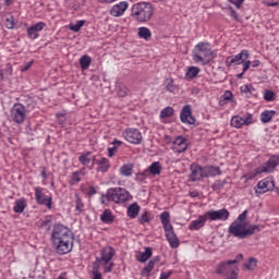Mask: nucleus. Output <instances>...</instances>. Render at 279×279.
<instances>
[{
    "instance_id": "6",
    "label": "nucleus",
    "mask_w": 279,
    "mask_h": 279,
    "mask_svg": "<svg viewBox=\"0 0 279 279\" xmlns=\"http://www.w3.org/2000/svg\"><path fill=\"white\" fill-rule=\"evenodd\" d=\"M279 166V156H271L264 165L255 168L253 171L245 174L246 180H254L260 173H274V169Z\"/></svg>"
},
{
    "instance_id": "8",
    "label": "nucleus",
    "mask_w": 279,
    "mask_h": 279,
    "mask_svg": "<svg viewBox=\"0 0 279 279\" xmlns=\"http://www.w3.org/2000/svg\"><path fill=\"white\" fill-rule=\"evenodd\" d=\"M63 239H73V232L64 225H54L50 236L51 243Z\"/></svg>"
},
{
    "instance_id": "12",
    "label": "nucleus",
    "mask_w": 279,
    "mask_h": 279,
    "mask_svg": "<svg viewBox=\"0 0 279 279\" xmlns=\"http://www.w3.org/2000/svg\"><path fill=\"white\" fill-rule=\"evenodd\" d=\"M205 217L209 221H228L230 219V211L226 208L219 210L211 209L205 213Z\"/></svg>"
},
{
    "instance_id": "14",
    "label": "nucleus",
    "mask_w": 279,
    "mask_h": 279,
    "mask_svg": "<svg viewBox=\"0 0 279 279\" xmlns=\"http://www.w3.org/2000/svg\"><path fill=\"white\" fill-rule=\"evenodd\" d=\"M252 113H246L243 117L233 116L230 121L231 128H235L236 130L241 129L243 125H252Z\"/></svg>"
},
{
    "instance_id": "5",
    "label": "nucleus",
    "mask_w": 279,
    "mask_h": 279,
    "mask_svg": "<svg viewBox=\"0 0 279 279\" xmlns=\"http://www.w3.org/2000/svg\"><path fill=\"white\" fill-rule=\"evenodd\" d=\"M132 199V195L130 192L123 187H111L107 191L106 195H102V204L106 202H113L114 204H125V202H130Z\"/></svg>"
},
{
    "instance_id": "43",
    "label": "nucleus",
    "mask_w": 279,
    "mask_h": 279,
    "mask_svg": "<svg viewBox=\"0 0 279 279\" xmlns=\"http://www.w3.org/2000/svg\"><path fill=\"white\" fill-rule=\"evenodd\" d=\"M169 117H173V108L172 107H166L160 112L161 119H169Z\"/></svg>"
},
{
    "instance_id": "35",
    "label": "nucleus",
    "mask_w": 279,
    "mask_h": 279,
    "mask_svg": "<svg viewBox=\"0 0 279 279\" xmlns=\"http://www.w3.org/2000/svg\"><path fill=\"white\" fill-rule=\"evenodd\" d=\"M274 117H276V111L265 110L264 112L260 113V121L262 123H269V121H271Z\"/></svg>"
},
{
    "instance_id": "36",
    "label": "nucleus",
    "mask_w": 279,
    "mask_h": 279,
    "mask_svg": "<svg viewBox=\"0 0 279 279\" xmlns=\"http://www.w3.org/2000/svg\"><path fill=\"white\" fill-rule=\"evenodd\" d=\"M133 171H134V165H132V163L123 165L120 168L121 175H124L125 178H130L132 175Z\"/></svg>"
},
{
    "instance_id": "22",
    "label": "nucleus",
    "mask_w": 279,
    "mask_h": 279,
    "mask_svg": "<svg viewBox=\"0 0 279 279\" xmlns=\"http://www.w3.org/2000/svg\"><path fill=\"white\" fill-rule=\"evenodd\" d=\"M169 213L163 211L160 214V221L162 223L165 234H168L170 232H173V225H171V220L169 219Z\"/></svg>"
},
{
    "instance_id": "64",
    "label": "nucleus",
    "mask_w": 279,
    "mask_h": 279,
    "mask_svg": "<svg viewBox=\"0 0 279 279\" xmlns=\"http://www.w3.org/2000/svg\"><path fill=\"white\" fill-rule=\"evenodd\" d=\"M14 3V0H4V5H12Z\"/></svg>"
},
{
    "instance_id": "18",
    "label": "nucleus",
    "mask_w": 279,
    "mask_h": 279,
    "mask_svg": "<svg viewBox=\"0 0 279 279\" xmlns=\"http://www.w3.org/2000/svg\"><path fill=\"white\" fill-rule=\"evenodd\" d=\"M274 186H275L274 181L264 179L257 183V185L255 187V193H256V195H263V194L267 193V191H271V189H274Z\"/></svg>"
},
{
    "instance_id": "28",
    "label": "nucleus",
    "mask_w": 279,
    "mask_h": 279,
    "mask_svg": "<svg viewBox=\"0 0 279 279\" xmlns=\"http://www.w3.org/2000/svg\"><path fill=\"white\" fill-rule=\"evenodd\" d=\"M27 208V199L20 198L14 202L13 211L16 214H21Z\"/></svg>"
},
{
    "instance_id": "15",
    "label": "nucleus",
    "mask_w": 279,
    "mask_h": 279,
    "mask_svg": "<svg viewBox=\"0 0 279 279\" xmlns=\"http://www.w3.org/2000/svg\"><path fill=\"white\" fill-rule=\"evenodd\" d=\"M247 58H250V51L242 50L238 54H233V56L228 57L226 59V66L230 68L234 64H236V65L243 64V62H245V60H247Z\"/></svg>"
},
{
    "instance_id": "40",
    "label": "nucleus",
    "mask_w": 279,
    "mask_h": 279,
    "mask_svg": "<svg viewBox=\"0 0 279 279\" xmlns=\"http://www.w3.org/2000/svg\"><path fill=\"white\" fill-rule=\"evenodd\" d=\"M187 80H195L197 75H199V68L197 66H190L186 72Z\"/></svg>"
},
{
    "instance_id": "56",
    "label": "nucleus",
    "mask_w": 279,
    "mask_h": 279,
    "mask_svg": "<svg viewBox=\"0 0 279 279\" xmlns=\"http://www.w3.org/2000/svg\"><path fill=\"white\" fill-rule=\"evenodd\" d=\"M32 64H34V61H29L28 63H25L24 65H21V71L25 73V71H29L32 69Z\"/></svg>"
},
{
    "instance_id": "42",
    "label": "nucleus",
    "mask_w": 279,
    "mask_h": 279,
    "mask_svg": "<svg viewBox=\"0 0 279 279\" xmlns=\"http://www.w3.org/2000/svg\"><path fill=\"white\" fill-rule=\"evenodd\" d=\"M149 221H151V216H150L149 211L146 210L138 218V223H141V226H143L145 223H149Z\"/></svg>"
},
{
    "instance_id": "33",
    "label": "nucleus",
    "mask_w": 279,
    "mask_h": 279,
    "mask_svg": "<svg viewBox=\"0 0 279 279\" xmlns=\"http://www.w3.org/2000/svg\"><path fill=\"white\" fill-rule=\"evenodd\" d=\"M258 266V259L255 257H250L246 263H244L243 267L246 271H255Z\"/></svg>"
},
{
    "instance_id": "39",
    "label": "nucleus",
    "mask_w": 279,
    "mask_h": 279,
    "mask_svg": "<svg viewBox=\"0 0 279 279\" xmlns=\"http://www.w3.org/2000/svg\"><path fill=\"white\" fill-rule=\"evenodd\" d=\"M151 248L150 247H146L145 252L140 253V257L137 258V260L140 263H147L148 259L151 258Z\"/></svg>"
},
{
    "instance_id": "57",
    "label": "nucleus",
    "mask_w": 279,
    "mask_h": 279,
    "mask_svg": "<svg viewBox=\"0 0 279 279\" xmlns=\"http://www.w3.org/2000/svg\"><path fill=\"white\" fill-rule=\"evenodd\" d=\"M57 119H58L60 125H63L64 121H66V118L62 113H57Z\"/></svg>"
},
{
    "instance_id": "59",
    "label": "nucleus",
    "mask_w": 279,
    "mask_h": 279,
    "mask_svg": "<svg viewBox=\"0 0 279 279\" xmlns=\"http://www.w3.org/2000/svg\"><path fill=\"white\" fill-rule=\"evenodd\" d=\"M250 66H252V61H244L243 62V73H245Z\"/></svg>"
},
{
    "instance_id": "26",
    "label": "nucleus",
    "mask_w": 279,
    "mask_h": 279,
    "mask_svg": "<svg viewBox=\"0 0 279 279\" xmlns=\"http://www.w3.org/2000/svg\"><path fill=\"white\" fill-rule=\"evenodd\" d=\"M140 213H141V205L137 203H133L126 209V215L128 217H130V219H136Z\"/></svg>"
},
{
    "instance_id": "16",
    "label": "nucleus",
    "mask_w": 279,
    "mask_h": 279,
    "mask_svg": "<svg viewBox=\"0 0 279 279\" xmlns=\"http://www.w3.org/2000/svg\"><path fill=\"white\" fill-rule=\"evenodd\" d=\"M47 27V24L45 22H38L27 28V36L31 38V40H36L40 37L39 32H43Z\"/></svg>"
},
{
    "instance_id": "10",
    "label": "nucleus",
    "mask_w": 279,
    "mask_h": 279,
    "mask_svg": "<svg viewBox=\"0 0 279 279\" xmlns=\"http://www.w3.org/2000/svg\"><path fill=\"white\" fill-rule=\"evenodd\" d=\"M51 243L56 248L57 254H60L61 256L64 254H69L73 250V236L65 238L63 240H56Z\"/></svg>"
},
{
    "instance_id": "37",
    "label": "nucleus",
    "mask_w": 279,
    "mask_h": 279,
    "mask_svg": "<svg viewBox=\"0 0 279 279\" xmlns=\"http://www.w3.org/2000/svg\"><path fill=\"white\" fill-rule=\"evenodd\" d=\"M137 35L144 40H149L151 38V31L145 26L138 28Z\"/></svg>"
},
{
    "instance_id": "49",
    "label": "nucleus",
    "mask_w": 279,
    "mask_h": 279,
    "mask_svg": "<svg viewBox=\"0 0 279 279\" xmlns=\"http://www.w3.org/2000/svg\"><path fill=\"white\" fill-rule=\"evenodd\" d=\"M147 178H149V170L146 169L143 172L137 173L135 180H137V182H144Z\"/></svg>"
},
{
    "instance_id": "52",
    "label": "nucleus",
    "mask_w": 279,
    "mask_h": 279,
    "mask_svg": "<svg viewBox=\"0 0 279 279\" xmlns=\"http://www.w3.org/2000/svg\"><path fill=\"white\" fill-rule=\"evenodd\" d=\"M274 97H275L274 92H271L269 89L264 93L265 101H274Z\"/></svg>"
},
{
    "instance_id": "13",
    "label": "nucleus",
    "mask_w": 279,
    "mask_h": 279,
    "mask_svg": "<svg viewBox=\"0 0 279 279\" xmlns=\"http://www.w3.org/2000/svg\"><path fill=\"white\" fill-rule=\"evenodd\" d=\"M123 137L128 143H132L133 145H141V142L143 141V134L138 129H126L123 132Z\"/></svg>"
},
{
    "instance_id": "11",
    "label": "nucleus",
    "mask_w": 279,
    "mask_h": 279,
    "mask_svg": "<svg viewBox=\"0 0 279 279\" xmlns=\"http://www.w3.org/2000/svg\"><path fill=\"white\" fill-rule=\"evenodd\" d=\"M43 187H35V199L39 206H46L49 210L53 207V197L47 196Z\"/></svg>"
},
{
    "instance_id": "61",
    "label": "nucleus",
    "mask_w": 279,
    "mask_h": 279,
    "mask_svg": "<svg viewBox=\"0 0 279 279\" xmlns=\"http://www.w3.org/2000/svg\"><path fill=\"white\" fill-rule=\"evenodd\" d=\"M190 197H193V198L199 197V192H197V191L190 192Z\"/></svg>"
},
{
    "instance_id": "30",
    "label": "nucleus",
    "mask_w": 279,
    "mask_h": 279,
    "mask_svg": "<svg viewBox=\"0 0 279 279\" xmlns=\"http://www.w3.org/2000/svg\"><path fill=\"white\" fill-rule=\"evenodd\" d=\"M78 162L86 167L93 162V151H85L81 156H78Z\"/></svg>"
},
{
    "instance_id": "47",
    "label": "nucleus",
    "mask_w": 279,
    "mask_h": 279,
    "mask_svg": "<svg viewBox=\"0 0 279 279\" xmlns=\"http://www.w3.org/2000/svg\"><path fill=\"white\" fill-rule=\"evenodd\" d=\"M240 90H241V93L254 95L256 89L254 88V86L252 84H246V85L241 86Z\"/></svg>"
},
{
    "instance_id": "19",
    "label": "nucleus",
    "mask_w": 279,
    "mask_h": 279,
    "mask_svg": "<svg viewBox=\"0 0 279 279\" xmlns=\"http://www.w3.org/2000/svg\"><path fill=\"white\" fill-rule=\"evenodd\" d=\"M191 182H199L204 177V167L193 163L191 166V173L189 175Z\"/></svg>"
},
{
    "instance_id": "32",
    "label": "nucleus",
    "mask_w": 279,
    "mask_h": 279,
    "mask_svg": "<svg viewBox=\"0 0 279 279\" xmlns=\"http://www.w3.org/2000/svg\"><path fill=\"white\" fill-rule=\"evenodd\" d=\"M92 62L93 58L88 54H84L80 58V66L83 71H88Z\"/></svg>"
},
{
    "instance_id": "4",
    "label": "nucleus",
    "mask_w": 279,
    "mask_h": 279,
    "mask_svg": "<svg viewBox=\"0 0 279 279\" xmlns=\"http://www.w3.org/2000/svg\"><path fill=\"white\" fill-rule=\"evenodd\" d=\"M239 259L220 262L216 267L217 276L225 279H239V268L235 266Z\"/></svg>"
},
{
    "instance_id": "24",
    "label": "nucleus",
    "mask_w": 279,
    "mask_h": 279,
    "mask_svg": "<svg viewBox=\"0 0 279 279\" xmlns=\"http://www.w3.org/2000/svg\"><path fill=\"white\" fill-rule=\"evenodd\" d=\"M96 165L98 166L97 171L99 173H108L110 171V159L101 157L96 160Z\"/></svg>"
},
{
    "instance_id": "23",
    "label": "nucleus",
    "mask_w": 279,
    "mask_h": 279,
    "mask_svg": "<svg viewBox=\"0 0 279 279\" xmlns=\"http://www.w3.org/2000/svg\"><path fill=\"white\" fill-rule=\"evenodd\" d=\"M206 221H208L206 214L203 216H198L196 220L190 222L189 230H202V228L206 226Z\"/></svg>"
},
{
    "instance_id": "55",
    "label": "nucleus",
    "mask_w": 279,
    "mask_h": 279,
    "mask_svg": "<svg viewBox=\"0 0 279 279\" xmlns=\"http://www.w3.org/2000/svg\"><path fill=\"white\" fill-rule=\"evenodd\" d=\"M118 147H116L114 145H112V147H108L107 151H108V157L112 158V156H114V154H117L118 151Z\"/></svg>"
},
{
    "instance_id": "7",
    "label": "nucleus",
    "mask_w": 279,
    "mask_h": 279,
    "mask_svg": "<svg viewBox=\"0 0 279 279\" xmlns=\"http://www.w3.org/2000/svg\"><path fill=\"white\" fill-rule=\"evenodd\" d=\"M117 252L112 248V246H106L100 251V257L96 258V263L94 265H102L105 269V274L112 272L114 269V263H112V258L114 257Z\"/></svg>"
},
{
    "instance_id": "1",
    "label": "nucleus",
    "mask_w": 279,
    "mask_h": 279,
    "mask_svg": "<svg viewBox=\"0 0 279 279\" xmlns=\"http://www.w3.org/2000/svg\"><path fill=\"white\" fill-rule=\"evenodd\" d=\"M229 234L235 236V239H247L260 232V227L258 225H250L247 222V209L238 216V218L229 226Z\"/></svg>"
},
{
    "instance_id": "9",
    "label": "nucleus",
    "mask_w": 279,
    "mask_h": 279,
    "mask_svg": "<svg viewBox=\"0 0 279 279\" xmlns=\"http://www.w3.org/2000/svg\"><path fill=\"white\" fill-rule=\"evenodd\" d=\"M11 119L13 123H17V125H23L25 123V119H27V109L23 106V104H15L11 109Z\"/></svg>"
},
{
    "instance_id": "34",
    "label": "nucleus",
    "mask_w": 279,
    "mask_h": 279,
    "mask_svg": "<svg viewBox=\"0 0 279 279\" xmlns=\"http://www.w3.org/2000/svg\"><path fill=\"white\" fill-rule=\"evenodd\" d=\"M85 175H86V168H83L78 171L73 172L71 175V180H72V182L77 184V183L82 182V178H84Z\"/></svg>"
},
{
    "instance_id": "48",
    "label": "nucleus",
    "mask_w": 279,
    "mask_h": 279,
    "mask_svg": "<svg viewBox=\"0 0 279 279\" xmlns=\"http://www.w3.org/2000/svg\"><path fill=\"white\" fill-rule=\"evenodd\" d=\"M231 100L232 94L230 92H226L225 95L221 96L219 104L220 106H226V104Z\"/></svg>"
},
{
    "instance_id": "21",
    "label": "nucleus",
    "mask_w": 279,
    "mask_h": 279,
    "mask_svg": "<svg viewBox=\"0 0 279 279\" xmlns=\"http://www.w3.org/2000/svg\"><path fill=\"white\" fill-rule=\"evenodd\" d=\"M189 148V144H186V138L179 136L173 142V151L177 154H183L185 149Z\"/></svg>"
},
{
    "instance_id": "31",
    "label": "nucleus",
    "mask_w": 279,
    "mask_h": 279,
    "mask_svg": "<svg viewBox=\"0 0 279 279\" xmlns=\"http://www.w3.org/2000/svg\"><path fill=\"white\" fill-rule=\"evenodd\" d=\"M100 221H102V223H112L114 221V215H112V210L105 209L100 215Z\"/></svg>"
},
{
    "instance_id": "27",
    "label": "nucleus",
    "mask_w": 279,
    "mask_h": 279,
    "mask_svg": "<svg viewBox=\"0 0 279 279\" xmlns=\"http://www.w3.org/2000/svg\"><path fill=\"white\" fill-rule=\"evenodd\" d=\"M146 170L149 175H160L162 173V165H160V161H154Z\"/></svg>"
},
{
    "instance_id": "2",
    "label": "nucleus",
    "mask_w": 279,
    "mask_h": 279,
    "mask_svg": "<svg viewBox=\"0 0 279 279\" xmlns=\"http://www.w3.org/2000/svg\"><path fill=\"white\" fill-rule=\"evenodd\" d=\"M131 16L137 23H147L154 16V7L149 2H138L133 4Z\"/></svg>"
},
{
    "instance_id": "50",
    "label": "nucleus",
    "mask_w": 279,
    "mask_h": 279,
    "mask_svg": "<svg viewBox=\"0 0 279 279\" xmlns=\"http://www.w3.org/2000/svg\"><path fill=\"white\" fill-rule=\"evenodd\" d=\"M92 276H93L92 279H104V277L101 276V272H99V265L93 267Z\"/></svg>"
},
{
    "instance_id": "17",
    "label": "nucleus",
    "mask_w": 279,
    "mask_h": 279,
    "mask_svg": "<svg viewBox=\"0 0 279 279\" xmlns=\"http://www.w3.org/2000/svg\"><path fill=\"white\" fill-rule=\"evenodd\" d=\"M180 119L182 123H187L189 125H195L196 120H195V117H193V112L190 105L184 106L182 108L180 113Z\"/></svg>"
},
{
    "instance_id": "46",
    "label": "nucleus",
    "mask_w": 279,
    "mask_h": 279,
    "mask_svg": "<svg viewBox=\"0 0 279 279\" xmlns=\"http://www.w3.org/2000/svg\"><path fill=\"white\" fill-rule=\"evenodd\" d=\"M75 210L77 213L84 210V203L82 202V198H80V194H75Z\"/></svg>"
},
{
    "instance_id": "44",
    "label": "nucleus",
    "mask_w": 279,
    "mask_h": 279,
    "mask_svg": "<svg viewBox=\"0 0 279 279\" xmlns=\"http://www.w3.org/2000/svg\"><path fill=\"white\" fill-rule=\"evenodd\" d=\"M166 90H168L169 93H174L175 90H178V87L173 83V78L166 80Z\"/></svg>"
},
{
    "instance_id": "51",
    "label": "nucleus",
    "mask_w": 279,
    "mask_h": 279,
    "mask_svg": "<svg viewBox=\"0 0 279 279\" xmlns=\"http://www.w3.org/2000/svg\"><path fill=\"white\" fill-rule=\"evenodd\" d=\"M5 27L7 29H14V16L10 15L5 19Z\"/></svg>"
},
{
    "instance_id": "54",
    "label": "nucleus",
    "mask_w": 279,
    "mask_h": 279,
    "mask_svg": "<svg viewBox=\"0 0 279 279\" xmlns=\"http://www.w3.org/2000/svg\"><path fill=\"white\" fill-rule=\"evenodd\" d=\"M229 16H231V19H234V21H239V13H236V11H234V8L229 7Z\"/></svg>"
},
{
    "instance_id": "60",
    "label": "nucleus",
    "mask_w": 279,
    "mask_h": 279,
    "mask_svg": "<svg viewBox=\"0 0 279 279\" xmlns=\"http://www.w3.org/2000/svg\"><path fill=\"white\" fill-rule=\"evenodd\" d=\"M111 145H113V147H117L119 149V147H121L123 145V142H121L119 140H113Z\"/></svg>"
},
{
    "instance_id": "62",
    "label": "nucleus",
    "mask_w": 279,
    "mask_h": 279,
    "mask_svg": "<svg viewBox=\"0 0 279 279\" xmlns=\"http://www.w3.org/2000/svg\"><path fill=\"white\" fill-rule=\"evenodd\" d=\"M279 3L278 2H268L269 8H278Z\"/></svg>"
},
{
    "instance_id": "29",
    "label": "nucleus",
    "mask_w": 279,
    "mask_h": 279,
    "mask_svg": "<svg viewBox=\"0 0 279 279\" xmlns=\"http://www.w3.org/2000/svg\"><path fill=\"white\" fill-rule=\"evenodd\" d=\"M166 238L170 247L175 250V247L180 246V241L178 240V236L175 235L174 231H171L170 233H166Z\"/></svg>"
},
{
    "instance_id": "38",
    "label": "nucleus",
    "mask_w": 279,
    "mask_h": 279,
    "mask_svg": "<svg viewBox=\"0 0 279 279\" xmlns=\"http://www.w3.org/2000/svg\"><path fill=\"white\" fill-rule=\"evenodd\" d=\"M154 267H156V260H149L148 264L143 268L142 276L149 278L151 271H154Z\"/></svg>"
},
{
    "instance_id": "20",
    "label": "nucleus",
    "mask_w": 279,
    "mask_h": 279,
    "mask_svg": "<svg viewBox=\"0 0 279 279\" xmlns=\"http://www.w3.org/2000/svg\"><path fill=\"white\" fill-rule=\"evenodd\" d=\"M130 7V4L128 3V1H122L118 4H114L111 10H110V14L111 16H123V14H125V10H128V8Z\"/></svg>"
},
{
    "instance_id": "45",
    "label": "nucleus",
    "mask_w": 279,
    "mask_h": 279,
    "mask_svg": "<svg viewBox=\"0 0 279 279\" xmlns=\"http://www.w3.org/2000/svg\"><path fill=\"white\" fill-rule=\"evenodd\" d=\"M85 24V20H80L74 25H70V29L71 32H80V29H82V27H84Z\"/></svg>"
},
{
    "instance_id": "41",
    "label": "nucleus",
    "mask_w": 279,
    "mask_h": 279,
    "mask_svg": "<svg viewBox=\"0 0 279 279\" xmlns=\"http://www.w3.org/2000/svg\"><path fill=\"white\" fill-rule=\"evenodd\" d=\"M116 93L120 97H128V93H130V89L125 85H118L116 87Z\"/></svg>"
},
{
    "instance_id": "63",
    "label": "nucleus",
    "mask_w": 279,
    "mask_h": 279,
    "mask_svg": "<svg viewBox=\"0 0 279 279\" xmlns=\"http://www.w3.org/2000/svg\"><path fill=\"white\" fill-rule=\"evenodd\" d=\"M256 66H260V61L259 60H255L253 62V68L256 69Z\"/></svg>"
},
{
    "instance_id": "53",
    "label": "nucleus",
    "mask_w": 279,
    "mask_h": 279,
    "mask_svg": "<svg viewBox=\"0 0 279 279\" xmlns=\"http://www.w3.org/2000/svg\"><path fill=\"white\" fill-rule=\"evenodd\" d=\"M229 3H232V5H235L238 10H241V7L243 3H245V0H228Z\"/></svg>"
},
{
    "instance_id": "58",
    "label": "nucleus",
    "mask_w": 279,
    "mask_h": 279,
    "mask_svg": "<svg viewBox=\"0 0 279 279\" xmlns=\"http://www.w3.org/2000/svg\"><path fill=\"white\" fill-rule=\"evenodd\" d=\"M225 185H226V182L219 181L218 183H215L213 185V189H214V191H216V189L221 190V189H223Z\"/></svg>"
},
{
    "instance_id": "25",
    "label": "nucleus",
    "mask_w": 279,
    "mask_h": 279,
    "mask_svg": "<svg viewBox=\"0 0 279 279\" xmlns=\"http://www.w3.org/2000/svg\"><path fill=\"white\" fill-rule=\"evenodd\" d=\"M203 173L205 178H215L217 175H221V168L214 166H205L203 167Z\"/></svg>"
},
{
    "instance_id": "3",
    "label": "nucleus",
    "mask_w": 279,
    "mask_h": 279,
    "mask_svg": "<svg viewBox=\"0 0 279 279\" xmlns=\"http://www.w3.org/2000/svg\"><path fill=\"white\" fill-rule=\"evenodd\" d=\"M193 60L196 63L203 64H210L215 60V51L210 49V44L201 41L194 47L193 51Z\"/></svg>"
}]
</instances>
